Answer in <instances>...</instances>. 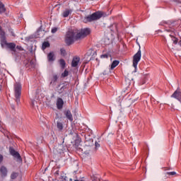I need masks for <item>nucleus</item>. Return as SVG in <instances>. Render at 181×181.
Instances as JSON below:
<instances>
[{
  "label": "nucleus",
  "mask_w": 181,
  "mask_h": 181,
  "mask_svg": "<svg viewBox=\"0 0 181 181\" xmlns=\"http://www.w3.org/2000/svg\"><path fill=\"white\" fill-rule=\"evenodd\" d=\"M0 44L2 49L6 50H11L15 52L16 45L15 42H8L6 41V35H5V31L2 30V26L0 25Z\"/></svg>",
  "instance_id": "f257e3e1"
},
{
  "label": "nucleus",
  "mask_w": 181,
  "mask_h": 181,
  "mask_svg": "<svg viewBox=\"0 0 181 181\" xmlns=\"http://www.w3.org/2000/svg\"><path fill=\"white\" fill-rule=\"evenodd\" d=\"M77 35V30H69L65 36V43L67 46H71L74 43L76 40V36Z\"/></svg>",
  "instance_id": "f03ea898"
},
{
  "label": "nucleus",
  "mask_w": 181,
  "mask_h": 181,
  "mask_svg": "<svg viewBox=\"0 0 181 181\" xmlns=\"http://www.w3.org/2000/svg\"><path fill=\"white\" fill-rule=\"evenodd\" d=\"M102 16H104V12L98 11L92 13L91 15L85 17L83 22L84 23H88V22H94V21H98V19H101Z\"/></svg>",
  "instance_id": "7ed1b4c3"
},
{
  "label": "nucleus",
  "mask_w": 181,
  "mask_h": 181,
  "mask_svg": "<svg viewBox=\"0 0 181 181\" xmlns=\"http://www.w3.org/2000/svg\"><path fill=\"white\" fill-rule=\"evenodd\" d=\"M85 145L84 147V153L86 155H90V152L91 151V146L94 145V139L90 138V134L85 135Z\"/></svg>",
  "instance_id": "20e7f679"
},
{
  "label": "nucleus",
  "mask_w": 181,
  "mask_h": 181,
  "mask_svg": "<svg viewBox=\"0 0 181 181\" xmlns=\"http://www.w3.org/2000/svg\"><path fill=\"white\" fill-rule=\"evenodd\" d=\"M14 95L16 102L19 105L21 104V95H22V85L19 83H16L14 85Z\"/></svg>",
  "instance_id": "39448f33"
},
{
  "label": "nucleus",
  "mask_w": 181,
  "mask_h": 181,
  "mask_svg": "<svg viewBox=\"0 0 181 181\" xmlns=\"http://www.w3.org/2000/svg\"><path fill=\"white\" fill-rule=\"evenodd\" d=\"M90 33H91V30L88 28L81 29L79 33L76 31V40L84 39V37H87Z\"/></svg>",
  "instance_id": "423d86ee"
},
{
  "label": "nucleus",
  "mask_w": 181,
  "mask_h": 181,
  "mask_svg": "<svg viewBox=\"0 0 181 181\" xmlns=\"http://www.w3.org/2000/svg\"><path fill=\"white\" fill-rule=\"evenodd\" d=\"M141 47H139L138 52L133 57V67H134V69H136L138 63H139L141 60Z\"/></svg>",
  "instance_id": "0eeeda50"
},
{
  "label": "nucleus",
  "mask_w": 181,
  "mask_h": 181,
  "mask_svg": "<svg viewBox=\"0 0 181 181\" xmlns=\"http://www.w3.org/2000/svg\"><path fill=\"white\" fill-rule=\"evenodd\" d=\"M9 153L11 156H13L15 159H17V162H22V157L21 156V154H19V152L16 151L13 147H9Z\"/></svg>",
  "instance_id": "6e6552de"
},
{
  "label": "nucleus",
  "mask_w": 181,
  "mask_h": 181,
  "mask_svg": "<svg viewBox=\"0 0 181 181\" xmlns=\"http://www.w3.org/2000/svg\"><path fill=\"white\" fill-rule=\"evenodd\" d=\"M59 80V76L56 74H52V77L50 79L49 87H56L57 86V81Z\"/></svg>",
  "instance_id": "1a4fd4ad"
},
{
  "label": "nucleus",
  "mask_w": 181,
  "mask_h": 181,
  "mask_svg": "<svg viewBox=\"0 0 181 181\" xmlns=\"http://www.w3.org/2000/svg\"><path fill=\"white\" fill-rule=\"evenodd\" d=\"M172 98H175L178 101H181V91L179 88L171 95Z\"/></svg>",
  "instance_id": "9d476101"
},
{
  "label": "nucleus",
  "mask_w": 181,
  "mask_h": 181,
  "mask_svg": "<svg viewBox=\"0 0 181 181\" xmlns=\"http://www.w3.org/2000/svg\"><path fill=\"white\" fill-rule=\"evenodd\" d=\"M63 105H64V101L62 98H58L57 100V110H62Z\"/></svg>",
  "instance_id": "9b49d317"
},
{
  "label": "nucleus",
  "mask_w": 181,
  "mask_h": 181,
  "mask_svg": "<svg viewBox=\"0 0 181 181\" xmlns=\"http://www.w3.org/2000/svg\"><path fill=\"white\" fill-rule=\"evenodd\" d=\"M64 114L69 121L73 122V115L71 114V111H70V110H64Z\"/></svg>",
  "instance_id": "f8f14e48"
},
{
  "label": "nucleus",
  "mask_w": 181,
  "mask_h": 181,
  "mask_svg": "<svg viewBox=\"0 0 181 181\" xmlns=\"http://www.w3.org/2000/svg\"><path fill=\"white\" fill-rule=\"evenodd\" d=\"M165 23L167 25H168V26H170V28H175L179 27V21H170L165 22Z\"/></svg>",
  "instance_id": "ddd939ff"
},
{
  "label": "nucleus",
  "mask_w": 181,
  "mask_h": 181,
  "mask_svg": "<svg viewBox=\"0 0 181 181\" xmlns=\"http://www.w3.org/2000/svg\"><path fill=\"white\" fill-rule=\"evenodd\" d=\"M80 63V57H74L72 59L71 67H77Z\"/></svg>",
  "instance_id": "4468645a"
},
{
  "label": "nucleus",
  "mask_w": 181,
  "mask_h": 181,
  "mask_svg": "<svg viewBox=\"0 0 181 181\" xmlns=\"http://www.w3.org/2000/svg\"><path fill=\"white\" fill-rule=\"evenodd\" d=\"M75 135L76 138L75 139V143L74 144V146H75L76 148H78V146H80V144H81V138H80V136H78V134L77 133H75Z\"/></svg>",
  "instance_id": "2eb2a0df"
},
{
  "label": "nucleus",
  "mask_w": 181,
  "mask_h": 181,
  "mask_svg": "<svg viewBox=\"0 0 181 181\" xmlns=\"http://www.w3.org/2000/svg\"><path fill=\"white\" fill-rule=\"evenodd\" d=\"M0 173H1V177H6L8 176V170L6 167L2 165L0 168Z\"/></svg>",
  "instance_id": "dca6fc26"
},
{
  "label": "nucleus",
  "mask_w": 181,
  "mask_h": 181,
  "mask_svg": "<svg viewBox=\"0 0 181 181\" xmlns=\"http://www.w3.org/2000/svg\"><path fill=\"white\" fill-rule=\"evenodd\" d=\"M63 84V86L59 89V94H62L65 90H69L70 88V83L65 82Z\"/></svg>",
  "instance_id": "f3484780"
},
{
  "label": "nucleus",
  "mask_w": 181,
  "mask_h": 181,
  "mask_svg": "<svg viewBox=\"0 0 181 181\" xmlns=\"http://www.w3.org/2000/svg\"><path fill=\"white\" fill-rule=\"evenodd\" d=\"M15 45H16L15 52H13L12 50H10V52H11V54L13 56H18V54L16 53V49H17V50H19V52H23V47H22V46H21V45L16 46V44H15Z\"/></svg>",
  "instance_id": "a211bd4d"
},
{
  "label": "nucleus",
  "mask_w": 181,
  "mask_h": 181,
  "mask_svg": "<svg viewBox=\"0 0 181 181\" xmlns=\"http://www.w3.org/2000/svg\"><path fill=\"white\" fill-rule=\"evenodd\" d=\"M47 60L51 63L56 60V57H54V52H51L47 54Z\"/></svg>",
  "instance_id": "6ab92c4d"
},
{
  "label": "nucleus",
  "mask_w": 181,
  "mask_h": 181,
  "mask_svg": "<svg viewBox=\"0 0 181 181\" xmlns=\"http://www.w3.org/2000/svg\"><path fill=\"white\" fill-rule=\"evenodd\" d=\"M73 12L72 9H65V11L62 13L63 18H68L69 15H71V13Z\"/></svg>",
  "instance_id": "aec40b11"
},
{
  "label": "nucleus",
  "mask_w": 181,
  "mask_h": 181,
  "mask_svg": "<svg viewBox=\"0 0 181 181\" xmlns=\"http://www.w3.org/2000/svg\"><path fill=\"white\" fill-rule=\"evenodd\" d=\"M119 64V61L118 60L113 61V62L110 65V70H114V69H115V67H117V66H118Z\"/></svg>",
  "instance_id": "412c9836"
},
{
  "label": "nucleus",
  "mask_w": 181,
  "mask_h": 181,
  "mask_svg": "<svg viewBox=\"0 0 181 181\" xmlns=\"http://www.w3.org/2000/svg\"><path fill=\"white\" fill-rule=\"evenodd\" d=\"M57 128L59 132H62L63 131V128H64V126H63V123L61 122H57Z\"/></svg>",
  "instance_id": "4be33fe9"
},
{
  "label": "nucleus",
  "mask_w": 181,
  "mask_h": 181,
  "mask_svg": "<svg viewBox=\"0 0 181 181\" xmlns=\"http://www.w3.org/2000/svg\"><path fill=\"white\" fill-rule=\"evenodd\" d=\"M35 61L33 60H31L29 64L28 63L25 64V67H30V69H35Z\"/></svg>",
  "instance_id": "5701e85b"
},
{
  "label": "nucleus",
  "mask_w": 181,
  "mask_h": 181,
  "mask_svg": "<svg viewBox=\"0 0 181 181\" xmlns=\"http://www.w3.org/2000/svg\"><path fill=\"white\" fill-rule=\"evenodd\" d=\"M6 12V8H5V5L0 1V13H4Z\"/></svg>",
  "instance_id": "b1692460"
},
{
  "label": "nucleus",
  "mask_w": 181,
  "mask_h": 181,
  "mask_svg": "<svg viewBox=\"0 0 181 181\" xmlns=\"http://www.w3.org/2000/svg\"><path fill=\"white\" fill-rule=\"evenodd\" d=\"M59 64H60L61 69H62V70L66 69V61H64V59H59Z\"/></svg>",
  "instance_id": "393cba45"
},
{
  "label": "nucleus",
  "mask_w": 181,
  "mask_h": 181,
  "mask_svg": "<svg viewBox=\"0 0 181 181\" xmlns=\"http://www.w3.org/2000/svg\"><path fill=\"white\" fill-rule=\"evenodd\" d=\"M47 47H50V43L49 42H44L42 43V49L43 50H46V49H47Z\"/></svg>",
  "instance_id": "a878e982"
},
{
  "label": "nucleus",
  "mask_w": 181,
  "mask_h": 181,
  "mask_svg": "<svg viewBox=\"0 0 181 181\" xmlns=\"http://www.w3.org/2000/svg\"><path fill=\"white\" fill-rule=\"evenodd\" d=\"M170 37H171L174 45H177L178 43L179 39H177V37L172 35V34L170 35Z\"/></svg>",
  "instance_id": "bb28decb"
},
{
  "label": "nucleus",
  "mask_w": 181,
  "mask_h": 181,
  "mask_svg": "<svg viewBox=\"0 0 181 181\" xmlns=\"http://www.w3.org/2000/svg\"><path fill=\"white\" fill-rule=\"evenodd\" d=\"M42 32H43L42 30V25L38 28V30H37V32L35 33V35L37 36V37H40L42 36V35L40 33H42Z\"/></svg>",
  "instance_id": "cd10ccee"
},
{
  "label": "nucleus",
  "mask_w": 181,
  "mask_h": 181,
  "mask_svg": "<svg viewBox=\"0 0 181 181\" xmlns=\"http://www.w3.org/2000/svg\"><path fill=\"white\" fill-rule=\"evenodd\" d=\"M176 175V172L173 171V172H167L165 173V177H169V176H175Z\"/></svg>",
  "instance_id": "c85d7f7f"
},
{
  "label": "nucleus",
  "mask_w": 181,
  "mask_h": 181,
  "mask_svg": "<svg viewBox=\"0 0 181 181\" xmlns=\"http://www.w3.org/2000/svg\"><path fill=\"white\" fill-rule=\"evenodd\" d=\"M60 52H61V56L64 57L67 55V52H66V49L64 48H61Z\"/></svg>",
  "instance_id": "c756f323"
},
{
  "label": "nucleus",
  "mask_w": 181,
  "mask_h": 181,
  "mask_svg": "<svg viewBox=\"0 0 181 181\" xmlns=\"http://www.w3.org/2000/svg\"><path fill=\"white\" fill-rule=\"evenodd\" d=\"M61 76H62V78H64L67 77V76H69V71L65 69L64 71L62 74Z\"/></svg>",
  "instance_id": "7c9ffc66"
},
{
  "label": "nucleus",
  "mask_w": 181,
  "mask_h": 181,
  "mask_svg": "<svg viewBox=\"0 0 181 181\" xmlns=\"http://www.w3.org/2000/svg\"><path fill=\"white\" fill-rule=\"evenodd\" d=\"M146 83V77L144 76L139 82V86H144Z\"/></svg>",
  "instance_id": "2f4dec72"
},
{
  "label": "nucleus",
  "mask_w": 181,
  "mask_h": 181,
  "mask_svg": "<svg viewBox=\"0 0 181 181\" xmlns=\"http://www.w3.org/2000/svg\"><path fill=\"white\" fill-rule=\"evenodd\" d=\"M18 177V173H13L11 175V179H16Z\"/></svg>",
  "instance_id": "473e14b6"
},
{
  "label": "nucleus",
  "mask_w": 181,
  "mask_h": 181,
  "mask_svg": "<svg viewBox=\"0 0 181 181\" xmlns=\"http://www.w3.org/2000/svg\"><path fill=\"white\" fill-rule=\"evenodd\" d=\"M8 32L11 33V36H13V37L16 36V35H15V33L13 32V29L9 28Z\"/></svg>",
  "instance_id": "72a5a7b5"
},
{
  "label": "nucleus",
  "mask_w": 181,
  "mask_h": 181,
  "mask_svg": "<svg viewBox=\"0 0 181 181\" xmlns=\"http://www.w3.org/2000/svg\"><path fill=\"white\" fill-rule=\"evenodd\" d=\"M95 149H97L98 148H100V143H98V141L95 142Z\"/></svg>",
  "instance_id": "f704fd0d"
},
{
  "label": "nucleus",
  "mask_w": 181,
  "mask_h": 181,
  "mask_svg": "<svg viewBox=\"0 0 181 181\" xmlns=\"http://www.w3.org/2000/svg\"><path fill=\"white\" fill-rule=\"evenodd\" d=\"M52 33H56L57 32V28H53L51 30Z\"/></svg>",
  "instance_id": "c9c22d12"
},
{
  "label": "nucleus",
  "mask_w": 181,
  "mask_h": 181,
  "mask_svg": "<svg viewBox=\"0 0 181 181\" xmlns=\"http://www.w3.org/2000/svg\"><path fill=\"white\" fill-rule=\"evenodd\" d=\"M101 57H103V59H108V54H105L101 55Z\"/></svg>",
  "instance_id": "e433bc0d"
},
{
  "label": "nucleus",
  "mask_w": 181,
  "mask_h": 181,
  "mask_svg": "<svg viewBox=\"0 0 181 181\" xmlns=\"http://www.w3.org/2000/svg\"><path fill=\"white\" fill-rule=\"evenodd\" d=\"M3 160H4V156H2V154H0V163H2Z\"/></svg>",
  "instance_id": "4c0bfd02"
},
{
  "label": "nucleus",
  "mask_w": 181,
  "mask_h": 181,
  "mask_svg": "<svg viewBox=\"0 0 181 181\" xmlns=\"http://www.w3.org/2000/svg\"><path fill=\"white\" fill-rule=\"evenodd\" d=\"M163 170H164V171L170 170V168H169V167H165V168H163Z\"/></svg>",
  "instance_id": "58836bf2"
},
{
  "label": "nucleus",
  "mask_w": 181,
  "mask_h": 181,
  "mask_svg": "<svg viewBox=\"0 0 181 181\" xmlns=\"http://www.w3.org/2000/svg\"><path fill=\"white\" fill-rule=\"evenodd\" d=\"M173 2H176L177 4H181V0H173Z\"/></svg>",
  "instance_id": "ea45409f"
},
{
  "label": "nucleus",
  "mask_w": 181,
  "mask_h": 181,
  "mask_svg": "<svg viewBox=\"0 0 181 181\" xmlns=\"http://www.w3.org/2000/svg\"><path fill=\"white\" fill-rule=\"evenodd\" d=\"M54 175H55V176H59V170H57V171L54 173Z\"/></svg>",
  "instance_id": "a19ab883"
},
{
  "label": "nucleus",
  "mask_w": 181,
  "mask_h": 181,
  "mask_svg": "<svg viewBox=\"0 0 181 181\" xmlns=\"http://www.w3.org/2000/svg\"><path fill=\"white\" fill-rule=\"evenodd\" d=\"M74 134L76 135V133H74V132H70V135H74Z\"/></svg>",
  "instance_id": "79ce46f5"
},
{
  "label": "nucleus",
  "mask_w": 181,
  "mask_h": 181,
  "mask_svg": "<svg viewBox=\"0 0 181 181\" xmlns=\"http://www.w3.org/2000/svg\"><path fill=\"white\" fill-rule=\"evenodd\" d=\"M166 32H170V29H168V30H165Z\"/></svg>",
  "instance_id": "37998d69"
},
{
  "label": "nucleus",
  "mask_w": 181,
  "mask_h": 181,
  "mask_svg": "<svg viewBox=\"0 0 181 181\" xmlns=\"http://www.w3.org/2000/svg\"><path fill=\"white\" fill-rule=\"evenodd\" d=\"M32 105L33 107V105H35V103L33 102H32Z\"/></svg>",
  "instance_id": "c03bdc74"
},
{
  "label": "nucleus",
  "mask_w": 181,
  "mask_h": 181,
  "mask_svg": "<svg viewBox=\"0 0 181 181\" xmlns=\"http://www.w3.org/2000/svg\"><path fill=\"white\" fill-rule=\"evenodd\" d=\"M180 46H181V40H180Z\"/></svg>",
  "instance_id": "a18cd8bd"
}]
</instances>
